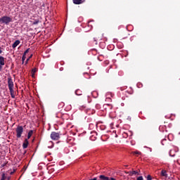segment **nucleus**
Here are the masks:
<instances>
[{
  "label": "nucleus",
  "instance_id": "obj_1",
  "mask_svg": "<svg viewBox=\"0 0 180 180\" xmlns=\"http://www.w3.org/2000/svg\"><path fill=\"white\" fill-rule=\"evenodd\" d=\"M8 89L10 91V95L13 99H15L16 96V91L13 90V81L12 80V77L8 78Z\"/></svg>",
  "mask_w": 180,
  "mask_h": 180
},
{
  "label": "nucleus",
  "instance_id": "obj_2",
  "mask_svg": "<svg viewBox=\"0 0 180 180\" xmlns=\"http://www.w3.org/2000/svg\"><path fill=\"white\" fill-rule=\"evenodd\" d=\"M12 22V18L8 16V15H4L0 18V23L4 24V25H9Z\"/></svg>",
  "mask_w": 180,
  "mask_h": 180
},
{
  "label": "nucleus",
  "instance_id": "obj_3",
  "mask_svg": "<svg viewBox=\"0 0 180 180\" xmlns=\"http://www.w3.org/2000/svg\"><path fill=\"white\" fill-rule=\"evenodd\" d=\"M16 137L17 139H20L23 134V127L18 125L15 129Z\"/></svg>",
  "mask_w": 180,
  "mask_h": 180
},
{
  "label": "nucleus",
  "instance_id": "obj_4",
  "mask_svg": "<svg viewBox=\"0 0 180 180\" xmlns=\"http://www.w3.org/2000/svg\"><path fill=\"white\" fill-rule=\"evenodd\" d=\"M51 139L54 141L60 140V134L56 131H52L51 134Z\"/></svg>",
  "mask_w": 180,
  "mask_h": 180
},
{
  "label": "nucleus",
  "instance_id": "obj_5",
  "mask_svg": "<svg viewBox=\"0 0 180 180\" xmlns=\"http://www.w3.org/2000/svg\"><path fill=\"white\" fill-rule=\"evenodd\" d=\"M131 136H133V132L131 131H128L127 132H124L122 134V137L124 139H127V137H131Z\"/></svg>",
  "mask_w": 180,
  "mask_h": 180
},
{
  "label": "nucleus",
  "instance_id": "obj_6",
  "mask_svg": "<svg viewBox=\"0 0 180 180\" xmlns=\"http://www.w3.org/2000/svg\"><path fill=\"white\" fill-rule=\"evenodd\" d=\"M3 65H5V58L0 56V70H2Z\"/></svg>",
  "mask_w": 180,
  "mask_h": 180
},
{
  "label": "nucleus",
  "instance_id": "obj_7",
  "mask_svg": "<svg viewBox=\"0 0 180 180\" xmlns=\"http://www.w3.org/2000/svg\"><path fill=\"white\" fill-rule=\"evenodd\" d=\"M91 136H90V139L92 141H95V140H96V136H98V134L96 131H94L91 133Z\"/></svg>",
  "mask_w": 180,
  "mask_h": 180
},
{
  "label": "nucleus",
  "instance_id": "obj_8",
  "mask_svg": "<svg viewBox=\"0 0 180 180\" xmlns=\"http://www.w3.org/2000/svg\"><path fill=\"white\" fill-rule=\"evenodd\" d=\"M72 2L75 5H81V4L85 2V0H72Z\"/></svg>",
  "mask_w": 180,
  "mask_h": 180
},
{
  "label": "nucleus",
  "instance_id": "obj_9",
  "mask_svg": "<svg viewBox=\"0 0 180 180\" xmlns=\"http://www.w3.org/2000/svg\"><path fill=\"white\" fill-rule=\"evenodd\" d=\"M127 174H129V176H133V175H140V173L136 171H130L127 172Z\"/></svg>",
  "mask_w": 180,
  "mask_h": 180
},
{
  "label": "nucleus",
  "instance_id": "obj_10",
  "mask_svg": "<svg viewBox=\"0 0 180 180\" xmlns=\"http://www.w3.org/2000/svg\"><path fill=\"white\" fill-rule=\"evenodd\" d=\"M29 146V141H27V139H25L23 143H22V148H27V146Z\"/></svg>",
  "mask_w": 180,
  "mask_h": 180
},
{
  "label": "nucleus",
  "instance_id": "obj_11",
  "mask_svg": "<svg viewBox=\"0 0 180 180\" xmlns=\"http://www.w3.org/2000/svg\"><path fill=\"white\" fill-rule=\"evenodd\" d=\"M19 44H20V41L16 40L12 45L13 49H16V47H18V46H19Z\"/></svg>",
  "mask_w": 180,
  "mask_h": 180
},
{
  "label": "nucleus",
  "instance_id": "obj_12",
  "mask_svg": "<svg viewBox=\"0 0 180 180\" xmlns=\"http://www.w3.org/2000/svg\"><path fill=\"white\" fill-rule=\"evenodd\" d=\"M161 176H165V178H168V174H167V170L162 169L160 173Z\"/></svg>",
  "mask_w": 180,
  "mask_h": 180
},
{
  "label": "nucleus",
  "instance_id": "obj_13",
  "mask_svg": "<svg viewBox=\"0 0 180 180\" xmlns=\"http://www.w3.org/2000/svg\"><path fill=\"white\" fill-rule=\"evenodd\" d=\"M32 136H33V130H30L27 134V140H29V139H30V137H32Z\"/></svg>",
  "mask_w": 180,
  "mask_h": 180
},
{
  "label": "nucleus",
  "instance_id": "obj_14",
  "mask_svg": "<svg viewBox=\"0 0 180 180\" xmlns=\"http://www.w3.org/2000/svg\"><path fill=\"white\" fill-rule=\"evenodd\" d=\"M75 94L77 95L78 96H79L80 95H82V91L79 89H77L75 91Z\"/></svg>",
  "mask_w": 180,
  "mask_h": 180
},
{
  "label": "nucleus",
  "instance_id": "obj_15",
  "mask_svg": "<svg viewBox=\"0 0 180 180\" xmlns=\"http://www.w3.org/2000/svg\"><path fill=\"white\" fill-rule=\"evenodd\" d=\"M132 154H134V155H140L141 154V152L134 151L132 153Z\"/></svg>",
  "mask_w": 180,
  "mask_h": 180
},
{
  "label": "nucleus",
  "instance_id": "obj_16",
  "mask_svg": "<svg viewBox=\"0 0 180 180\" xmlns=\"http://www.w3.org/2000/svg\"><path fill=\"white\" fill-rule=\"evenodd\" d=\"M40 21L39 20H35L33 22H32V25H39V22Z\"/></svg>",
  "mask_w": 180,
  "mask_h": 180
},
{
  "label": "nucleus",
  "instance_id": "obj_17",
  "mask_svg": "<svg viewBox=\"0 0 180 180\" xmlns=\"http://www.w3.org/2000/svg\"><path fill=\"white\" fill-rule=\"evenodd\" d=\"M25 60H26V55L23 54L22 57V64H23V63H25Z\"/></svg>",
  "mask_w": 180,
  "mask_h": 180
},
{
  "label": "nucleus",
  "instance_id": "obj_18",
  "mask_svg": "<svg viewBox=\"0 0 180 180\" xmlns=\"http://www.w3.org/2000/svg\"><path fill=\"white\" fill-rule=\"evenodd\" d=\"M37 71V69L34 68L32 70V77L34 75V73Z\"/></svg>",
  "mask_w": 180,
  "mask_h": 180
},
{
  "label": "nucleus",
  "instance_id": "obj_19",
  "mask_svg": "<svg viewBox=\"0 0 180 180\" xmlns=\"http://www.w3.org/2000/svg\"><path fill=\"white\" fill-rule=\"evenodd\" d=\"M29 51H30V49H27L25 52H24V55H27V53H29Z\"/></svg>",
  "mask_w": 180,
  "mask_h": 180
},
{
  "label": "nucleus",
  "instance_id": "obj_20",
  "mask_svg": "<svg viewBox=\"0 0 180 180\" xmlns=\"http://www.w3.org/2000/svg\"><path fill=\"white\" fill-rule=\"evenodd\" d=\"M146 179L147 180H151V179H153V178L151 177V175H148L147 177H146Z\"/></svg>",
  "mask_w": 180,
  "mask_h": 180
},
{
  "label": "nucleus",
  "instance_id": "obj_21",
  "mask_svg": "<svg viewBox=\"0 0 180 180\" xmlns=\"http://www.w3.org/2000/svg\"><path fill=\"white\" fill-rule=\"evenodd\" d=\"M137 180H143V176H140L137 178Z\"/></svg>",
  "mask_w": 180,
  "mask_h": 180
},
{
  "label": "nucleus",
  "instance_id": "obj_22",
  "mask_svg": "<svg viewBox=\"0 0 180 180\" xmlns=\"http://www.w3.org/2000/svg\"><path fill=\"white\" fill-rule=\"evenodd\" d=\"M32 57H33V55H31L29 58L27 59V61H28L29 60H30V58H32Z\"/></svg>",
  "mask_w": 180,
  "mask_h": 180
},
{
  "label": "nucleus",
  "instance_id": "obj_23",
  "mask_svg": "<svg viewBox=\"0 0 180 180\" xmlns=\"http://www.w3.org/2000/svg\"><path fill=\"white\" fill-rule=\"evenodd\" d=\"M13 174H15V170L13 172H10V175H13Z\"/></svg>",
  "mask_w": 180,
  "mask_h": 180
},
{
  "label": "nucleus",
  "instance_id": "obj_24",
  "mask_svg": "<svg viewBox=\"0 0 180 180\" xmlns=\"http://www.w3.org/2000/svg\"><path fill=\"white\" fill-rule=\"evenodd\" d=\"M2 48H1L0 46V54H2V50H1Z\"/></svg>",
  "mask_w": 180,
  "mask_h": 180
},
{
  "label": "nucleus",
  "instance_id": "obj_25",
  "mask_svg": "<svg viewBox=\"0 0 180 180\" xmlns=\"http://www.w3.org/2000/svg\"><path fill=\"white\" fill-rule=\"evenodd\" d=\"M1 167H5V165H2Z\"/></svg>",
  "mask_w": 180,
  "mask_h": 180
},
{
  "label": "nucleus",
  "instance_id": "obj_26",
  "mask_svg": "<svg viewBox=\"0 0 180 180\" xmlns=\"http://www.w3.org/2000/svg\"><path fill=\"white\" fill-rule=\"evenodd\" d=\"M24 154H26V151L24 152Z\"/></svg>",
  "mask_w": 180,
  "mask_h": 180
}]
</instances>
